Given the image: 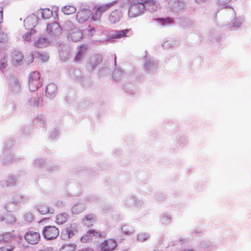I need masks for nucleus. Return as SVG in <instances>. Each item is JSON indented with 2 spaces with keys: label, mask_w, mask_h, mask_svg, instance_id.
Masks as SVG:
<instances>
[{
  "label": "nucleus",
  "mask_w": 251,
  "mask_h": 251,
  "mask_svg": "<svg viewBox=\"0 0 251 251\" xmlns=\"http://www.w3.org/2000/svg\"><path fill=\"white\" fill-rule=\"evenodd\" d=\"M47 39L45 38H40L34 43L35 46L39 48H43L47 46Z\"/></svg>",
  "instance_id": "6ab92c4d"
},
{
  "label": "nucleus",
  "mask_w": 251,
  "mask_h": 251,
  "mask_svg": "<svg viewBox=\"0 0 251 251\" xmlns=\"http://www.w3.org/2000/svg\"><path fill=\"white\" fill-rule=\"evenodd\" d=\"M131 30V29H126L121 30H114L112 31L109 36L110 39H120L126 37L127 34Z\"/></svg>",
  "instance_id": "6e6552de"
},
{
  "label": "nucleus",
  "mask_w": 251,
  "mask_h": 251,
  "mask_svg": "<svg viewBox=\"0 0 251 251\" xmlns=\"http://www.w3.org/2000/svg\"><path fill=\"white\" fill-rule=\"evenodd\" d=\"M47 31L50 36L55 37L61 34L62 29L58 23L54 22L47 25Z\"/></svg>",
  "instance_id": "423d86ee"
},
{
  "label": "nucleus",
  "mask_w": 251,
  "mask_h": 251,
  "mask_svg": "<svg viewBox=\"0 0 251 251\" xmlns=\"http://www.w3.org/2000/svg\"><path fill=\"white\" fill-rule=\"evenodd\" d=\"M83 56V52L81 51H79V52L76 54L75 57V61H78L81 59Z\"/></svg>",
  "instance_id": "c756f323"
},
{
  "label": "nucleus",
  "mask_w": 251,
  "mask_h": 251,
  "mask_svg": "<svg viewBox=\"0 0 251 251\" xmlns=\"http://www.w3.org/2000/svg\"><path fill=\"white\" fill-rule=\"evenodd\" d=\"M59 229L55 226H46L43 230L44 237L48 240L56 238L59 235Z\"/></svg>",
  "instance_id": "39448f33"
},
{
  "label": "nucleus",
  "mask_w": 251,
  "mask_h": 251,
  "mask_svg": "<svg viewBox=\"0 0 251 251\" xmlns=\"http://www.w3.org/2000/svg\"><path fill=\"white\" fill-rule=\"evenodd\" d=\"M14 249V244L5 245L0 247V251H13Z\"/></svg>",
  "instance_id": "4be33fe9"
},
{
  "label": "nucleus",
  "mask_w": 251,
  "mask_h": 251,
  "mask_svg": "<svg viewBox=\"0 0 251 251\" xmlns=\"http://www.w3.org/2000/svg\"><path fill=\"white\" fill-rule=\"evenodd\" d=\"M52 15V12L49 9L43 10L42 16L44 19H49Z\"/></svg>",
  "instance_id": "5701e85b"
},
{
  "label": "nucleus",
  "mask_w": 251,
  "mask_h": 251,
  "mask_svg": "<svg viewBox=\"0 0 251 251\" xmlns=\"http://www.w3.org/2000/svg\"><path fill=\"white\" fill-rule=\"evenodd\" d=\"M33 216L30 213H27L25 215V219L27 222H31L33 220Z\"/></svg>",
  "instance_id": "cd10ccee"
},
{
  "label": "nucleus",
  "mask_w": 251,
  "mask_h": 251,
  "mask_svg": "<svg viewBox=\"0 0 251 251\" xmlns=\"http://www.w3.org/2000/svg\"><path fill=\"white\" fill-rule=\"evenodd\" d=\"M156 21H158V22H159L160 24H161L163 25H164V24H165V23L172 24L173 23V20L169 17H167L166 18L157 19H156Z\"/></svg>",
  "instance_id": "b1692460"
},
{
  "label": "nucleus",
  "mask_w": 251,
  "mask_h": 251,
  "mask_svg": "<svg viewBox=\"0 0 251 251\" xmlns=\"http://www.w3.org/2000/svg\"><path fill=\"white\" fill-rule=\"evenodd\" d=\"M127 228H128L127 226H123V227H122V230H123V231L124 232H125L126 234H129V232H129V231H128V230H127Z\"/></svg>",
  "instance_id": "2f4dec72"
},
{
  "label": "nucleus",
  "mask_w": 251,
  "mask_h": 251,
  "mask_svg": "<svg viewBox=\"0 0 251 251\" xmlns=\"http://www.w3.org/2000/svg\"><path fill=\"white\" fill-rule=\"evenodd\" d=\"M92 30H93V31H94V30H95V29L93 28Z\"/></svg>",
  "instance_id": "ea45409f"
},
{
  "label": "nucleus",
  "mask_w": 251,
  "mask_h": 251,
  "mask_svg": "<svg viewBox=\"0 0 251 251\" xmlns=\"http://www.w3.org/2000/svg\"><path fill=\"white\" fill-rule=\"evenodd\" d=\"M76 8L71 5H67L63 7L62 9V12L66 15L72 14L76 12Z\"/></svg>",
  "instance_id": "f3484780"
},
{
  "label": "nucleus",
  "mask_w": 251,
  "mask_h": 251,
  "mask_svg": "<svg viewBox=\"0 0 251 251\" xmlns=\"http://www.w3.org/2000/svg\"><path fill=\"white\" fill-rule=\"evenodd\" d=\"M5 219L6 220L7 222L9 223H12L16 221L15 218L10 214H8L7 215H6Z\"/></svg>",
  "instance_id": "bb28decb"
},
{
  "label": "nucleus",
  "mask_w": 251,
  "mask_h": 251,
  "mask_svg": "<svg viewBox=\"0 0 251 251\" xmlns=\"http://www.w3.org/2000/svg\"><path fill=\"white\" fill-rule=\"evenodd\" d=\"M12 61L15 65H19L23 61L24 56L22 52L14 51L12 53Z\"/></svg>",
  "instance_id": "f8f14e48"
},
{
  "label": "nucleus",
  "mask_w": 251,
  "mask_h": 251,
  "mask_svg": "<svg viewBox=\"0 0 251 251\" xmlns=\"http://www.w3.org/2000/svg\"><path fill=\"white\" fill-rule=\"evenodd\" d=\"M12 240V237L9 233H4L0 234V244H2L3 245L14 244Z\"/></svg>",
  "instance_id": "9d476101"
},
{
  "label": "nucleus",
  "mask_w": 251,
  "mask_h": 251,
  "mask_svg": "<svg viewBox=\"0 0 251 251\" xmlns=\"http://www.w3.org/2000/svg\"><path fill=\"white\" fill-rule=\"evenodd\" d=\"M85 219L87 221H93L95 219V217L93 214H89L85 216Z\"/></svg>",
  "instance_id": "7c9ffc66"
},
{
  "label": "nucleus",
  "mask_w": 251,
  "mask_h": 251,
  "mask_svg": "<svg viewBox=\"0 0 251 251\" xmlns=\"http://www.w3.org/2000/svg\"><path fill=\"white\" fill-rule=\"evenodd\" d=\"M6 66V63L4 62H3L0 64V68H5Z\"/></svg>",
  "instance_id": "f704fd0d"
},
{
  "label": "nucleus",
  "mask_w": 251,
  "mask_h": 251,
  "mask_svg": "<svg viewBox=\"0 0 251 251\" xmlns=\"http://www.w3.org/2000/svg\"><path fill=\"white\" fill-rule=\"evenodd\" d=\"M144 5L151 11H156L158 9V4L154 0H145Z\"/></svg>",
  "instance_id": "ddd939ff"
},
{
  "label": "nucleus",
  "mask_w": 251,
  "mask_h": 251,
  "mask_svg": "<svg viewBox=\"0 0 251 251\" xmlns=\"http://www.w3.org/2000/svg\"><path fill=\"white\" fill-rule=\"evenodd\" d=\"M3 20V9L0 6V23L2 22Z\"/></svg>",
  "instance_id": "473e14b6"
},
{
  "label": "nucleus",
  "mask_w": 251,
  "mask_h": 251,
  "mask_svg": "<svg viewBox=\"0 0 251 251\" xmlns=\"http://www.w3.org/2000/svg\"><path fill=\"white\" fill-rule=\"evenodd\" d=\"M38 210L43 215L46 214L49 212V208L45 204H41L38 206Z\"/></svg>",
  "instance_id": "412c9836"
},
{
  "label": "nucleus",
  "mask_w": 251,
  "mask_h": 251,
  "mask_svg": "<svg viewBox=\"0 0 251 251\" xmlns=\"http://www.w3.org/2000/svg\"><path fill=\"white\" fill-rule=\"evenodd\" d=\"M29 105L32 107L38 106V100L36 98L31 99L29 101Z\"/></svg>",
  "instance_id": "a878e982"
},
{
  "label": "nucleus",
  "mask_w": 251,
  "mask_h": 251,
  "mask_svg": "<svg viewBox=\"0 0 251 251\" xmlns=\"http://www.w3.org/2000/svg\"><path fill=\"white\" fill-rule=\"evenodd\" d=\"M79 251H93L91 249H82V250H80Z\"/></svg>",
  "instance_id": "c9c22d12"
},
{
  "label": "nucleus",
  "mask_w": 251,
  "mask_h": 251,
  "mask_svg": "<svg viewBox=\"0 0 251 251\" xmlns=\"http://www.w3.org/2000/svg\"><path fill=\"white\" fill-rule=\"evenodd\" d=\"M132 2L128 10V15L130 17L134 18L142 15L145 10L144 5L145 0H132Z\"/></svg>",
  "instance_id": "f257e3e1"
},
{
  "label": "nucleus",
  "mask_w": 251,
  "mask_h": 251,
  "mask_svg": "<svg viewBox=\"0 0 251 251\" xmlns=\"http://www.w3.org/2000/svg\"><path fill=\"white\" fill-rule=\"evenodd\" d=\"M7 39V35L5 33H2V34L0 33V42H3Z\"/></svg>",
  "instance_id": "c85d7f7f"
},
{
  "label": "nucleus",
  "mask_w": 251,
  "mask_h": 251,
  "mask_svg": "<svg viewBox=\"0 0 251 251\" xmlns=\"http://www.w3.org/2000/svg\"><path fill=\"white\" fill-rule=\"evenodd\" d=\"M65 231L69 237L74 235L75 232H77L75 226L72 224L69 227H67Z\"/></svg>",
  "instance_id": "aec40b11"
},
{
  "label": "nucleus",
  "mask_w": 251,
  "mask_h": 251,
  "mask_svg": "<svg viewBox=\"0 0 251 251\" xmlns=\"http://www.w3.org/2000/svg\"><path fill=\"white\" fill-rule=\"evenodd\" d=\"M121 16V13L118 11L115 10L112 11L109 15V21L112 24H114L116 22H118L120 20Z\"/></svg>",
  "instance_id": "4468645a"
},
{
  "label": "nucleus",
  "mask_w": 251,
  "mask_h": 251,
  "mask_svg": "<svg viewBox=\"0 0 251 251\" xmlns=\"http://www.w3.org/2000/svg\"><path fill=\"white\" fill-rule=\"evenodd\" d=\"M111 4H106L101 5H96L93 9L91 18L94 21L100 19L101 14L108 10L111 6Z\"/></svg>",
  "instance_id": "7ed1b4c3"
},
{
  "label": "nucleus",
  "mask_w": 251,
  "mask_h": 251,
  "mask_svg": "<svg viewBox=\"0 0 251 251\" xmlns=\"http://www.w3.org/2000/svg\"><path fill=\"white\" fill-rule=\"evenodd\" d=\"M70 246H65L63 248L62 250L63 251H70Z\"/></svg>",
  "instance_id": "72a5a7b5"
},
{
  "label": "nucleus",
  "mask_w": 251,
  "mask_h": 251,
  "mask_svg": "<svg viewBox=\"0 0 251 251\" xmlns=\"http://www.w3.org/2000/svg\"><path fill=\"white\" fill-rule=\"evenodd\" d=\"M38 57L43 62H47L48 60L49 56L46 53H38Z\"/></svg>",
  "instance_id": "393cba45"
},
{
  "label": "nucleus",
  "mask_w": 251,
  "mask_h": 251,
  "mask_svg": "<svg viewBox=\"0 0 251 251\" xmlns=\"http://www.w3.org/2000/svg\"><path fill=\"white\" fill-rule=\"evenodd\" d=\"M48 87L47 88L46 91H48Z\"/></svg>",
  "instance_id": "58836bf2"
},
{
  "label": "nucleus",
  "mask_w": 251,
  "mask_h": 251,
  "mask_svg": "<svg viewBox=\"0 0 251 251\" xmlns=\"http://www.w3.org/2000/svg\"><path fill=\"white\" fill-rule=\"evenodd\" d=\"M68 219V215L66 213H61L56 216V223L58 225L65 224Z\"/></svg>",
  "instance_id": "2eb2a0df"
},
{
  "label": "nucleus",
  "mask_w": 251,
  "mask_h": 251,
  "mask_svg": "<svg viewBox=\"0 0 251 251\" xmlns=\"http://www.w3.org/2000/svg\"><path fill=\"white\" fill-rule=\"evenodd\" d=\"M38 22L37 17L35 15L28 17L24 21V25L27 28L35 26Z\"/></svg>",
  "instance_id": "9b49d317"
},
{
  "label": "nucleus",
  "mask_w": 251,
  "mask_h": 251,
  "mask_svg": "<svg viewBox=\"0 0 251 251\" xmlns=\"http://www.w3.org/2000/svg\"><path fill=\"white\" fill-rule=\"evenodd\" d=\"M24 238L27 243L34 245L37 244L40 241L41 235L39 232L29 230L25 233Z\"/></svg>",
  "instance_id": "20e7f679"
},
{
  "label": "nucleus",
  "mask_w": 251,
  "mask_h": 251,
  "mask_svg": "<svg viewBox=\"0 0 251 251\" xmlns=\"http://www.w3.org/2000/svg\"><path fill=\"white\" fill-rule=\"evenodd\" d=\"M90 14L91 12L89 10L82 9L77 12L76 19L79 23H83L88 19Z\"/></svg>",
  "instance_id": "1a4fd4ad"
},
{
  "label": "nucleus",
  "mask_w": 251,
  "mask_h": 251,
  "mask_svg": "<svg viewBox=\"0 0 251 251\" xmlns=\"http://www.w3.org/2000/svg\"><path fill=\"white\" fill-rule=\"evenodd\" d=\"M117 247L116 242L112 239L104 240L100 245L101 249L103 251H112Z\"/></svg>",
  "instance_id": "0eeeda50"
},
{
  "label": "nucleus",
  "mask_w": 251,
  "mask_h": 251,
  "mask_svg": "<svg viewBox=\"0 0 251 251\" xmlns=\"http://www.w3.org/2000/svg\"><path fill=\"white\" fill-rule=\"evenodd\" d=\"M75 34H78L79 35H80V33L79 32H78V33H74L73 34V36L72 37H74V35H75ZM80 36H79V37Z\"/></svg>",
  "instance_id": "4c0bfd02"
},
{
  "label": "nucleus",
  "mask_w": 251,
  "mask_h": 251,
  "mask_svg": "<svg viewBox=\"0 0 251 251\" xmlns=\"http://www.w3.org/2000/svg\"><path fill=\"white\" fill-rule=\"evenodd\" d=\"M42 85V80L38 72H33L31 73L29 78V87L31 91H34Z\"/></svg>",
  "instance_id": "f03ea898"
},
{
  "label": "nucleus",
  "mask_w": 251,
  "mask_h": 251,
  "mask_svg": "<svg viewBox=\"0 0 251 251\" xmlns=\"http://www.w3.org/2000/svg\"><path fill=\"white\" fill-rule=\"evenodd\" d=\"M38 251H49V250H48V249H44L43 250H39Z\"/></svg>",
  "instance_id": "e433bc0d"
},
{
  "label": "nucleus",
  "mask_w": 251,
  "mask_h": 251,
  "mask_svg": "<svg viewBox=\"0 0 251 251\" xmlns=\"http://www.w3.org/2000/svg\"><path fill=\"white\" fill-rule=\"evenodd\" d=\"M93 236L100 237V234L96 230H90L88 231L86 235L83 236L81 238V241H83V240H85V239L87 237H92Z\"/></svg>",
  "instance_id": "a211bd4d"
},
{
  "label": "nucleus",
  "mask_w": 251,
  "mask_h": 251,
  "mask_svg": "<svg viewBox=\"0 0 251 251\" xmlns=\"http://www.w3.org/2000/svg\"><path fill=\"white\" fill-rule=\"evenodd\" d=\"M102 60V57L100 55H96L90 58V63L93 67H95L101 62Z\"/></svg>",
  "instance_id": "dca6fc26"
}]
</instances>
